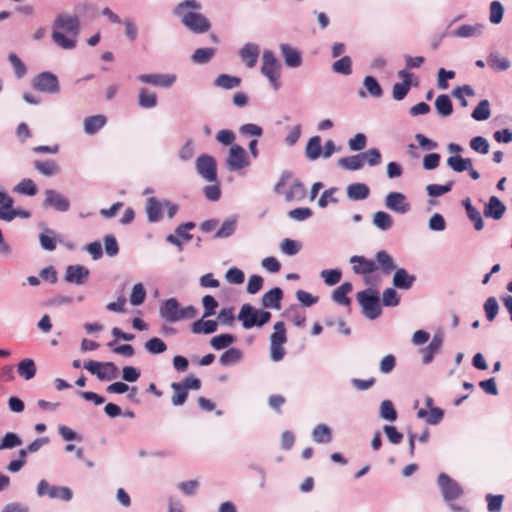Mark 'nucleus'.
I'll return each mask as SVG.
<instances>
[{
	"label": "nucleus",
	"mask_w": 512,
	"mask_h": 512,
	"mask_svg": "<svg viewBox=\"0 0 512 512\" xmlns=\"http://www.w3.org/2000/svg\"><path fill=\"white\" fill-rule=\"evenodd\" d=\"M272 314L269 311L257 309L249 303L243 304L238 314L243 328L262 327L270 321Z\"/></svg>",
	"instance_id": "nucleus-4"
},
{
	"label": "nucleus",
	"mask_w": 512,
	"mask_h": 512,
	"mask_svg": "<svg viewBox=\"0 0 512 512\" xmlns=\"http://www.w3.org/2000/svg\"><path fill=\"white\" fill-rule=\"evenodd\" d=\"M241 79L237 76H232L229 74H220L214 80V85L216 87L230 90L236 88L240 85Z\"/></svg>",
	"instance_id": "nucleus-41"
},
{
	"label": "nucleus",
	"mask_w": 512,
	"mask_h": 512,
	"mask_svg": "<svg viewBox=\"0 0 512 512\" xmlns=\"http://www.w3.org/2000/svg\"><path fill=\"white\" fill-rule=\"evenodd\" d=\"M453 185H454L453 181H448L444 185L429 184L426 186V191L430 197L436 198V197H440V196L450 192L453 188Z\"/></svg>",
	"instance_id": "nucleus-56"
},
{
	"label": "nucleus",
	"mask_w": 512,
	"mask_h": 512,
	"mask_svg": "<svg viewBox=\"0 0 512 512\" xmlns=\"http://www.w3.org/2000/svg\"><path fill=\"white\" fill-rule=\"evenodd\" d=\"M270 357L274 362L281 361L285 355V349L282 347L287 341L286 328L283 321L274 324V332L270 337Z\"/></svg>",
	"instance_id": "nucleus-5"
},
{
	"label": "nucleus",
	"mask_w": 512,
	"mask_h": 512,
	"mask_svg": "<svg viewBox=\"0 0 512 512\" xmlns=\"http://www.w3.org/2000/svg\"><path fill=\"white\" fill-rule=\"evenodd\" d=\"M360 156L362 158L363 163H368L369 166H377L381 163V152L377 148H370L365 152H361Z\"/></svg>",
	"instance_id": "nucleus-59"
},
{
	"label": "nucleus",
	"mask_w": 512,
	"mask_h": 512,
	"mask_svg": "<svg viewBox=\"0 0 512 512\" xmlns=\"http://www.w3.org/2000/svg\"><path fill=\"white\" fill-rule=\"evenodd\" d=\"M171 389L173 390V395L171 398V403L173 406H181L183 405L187 398H188V392L186 389L181 385L180 382H173L171 383Z\"/></svg>",
	"instance_id": "nucleus-48"
},
{
	"label": "nucleus",
	"mask_w": 512,
	"mask_h": 512,
	"mask_svg": "<svg viewBox=\"0 0 512 512\" xmlns=\"http://www.w3.org/2000/svg\"><path fill=\"white\" fill-rule=\"evenodd\" d=\"M443 344V335L441 332H437L433 335L432 340L430 343L420 349V353L422 355V363L423 364H429L433 361L434 356L436 353L439 352L440 348Z\"/></svg>",
	"instance_id": "nucleus-18"
},
{
	"label": "nucleus",
	"mask_w": 512,
	"mask_h": 512,
	"mask_svg": "<svg viewBox=\"0 0 512 512\" xmlns=\"http://www.w3.org/2000/svg\"><path fill=\"white\" fill-rule=\"evenodd\" d=\"M215 53L216 49L212 47L198 48L191 55V61L195 64H207Z\"/></svg>",
	"instance_id": "nucleus-40"
},
{
	"label": "nucleus",
	"mask_w": 512,
	"mask_h": 512,
	"mask_svg": "<svg viewBox=\"0 0 512 512\" xmlns=\"http://www.w3.org/2000/svg\"><path fill=\"white\" fill-rule=\"evenodd\" d=\"M239 133L244 137H261L263 128L254 123H246L239 127Z\"/></svg>",
	"instance_id": "nucleus-64"
},
{
	"label": "nucleus",
	"mask_w": 512,
	"mask_h": 512,
	"mask_svg": "<svg viewBox=\"0 0 512 512\" xmlns=\"http://www.w3.org/2000/svg\"><path fill=\"white\" fill-rule=\"evenodd\" d=\"M137 80L156 87L169 88L176 82V75L161 73L140 74L137 76Z\"/></svg>",
	"instance_id": "nucleus-13"
},
{
	"label": "nucleus",
	"mask_w": 512,
	"mask_h": 512,
	"mask_svg": "<svg viewBox=\"0 0 512 512\" xmlns=\"http://www.w3.org/2000/svg\"><path fill=\"white\" fill-rule=\"evenodd\" d=\"M281 65L271 50H265L262 54L261 73L265 76H271L280 73Z\"/></svg>",
	"instance_id": "nucleus-20"
},
{
	"label": "nucleus",
	"mask_w": 512,
	"mask_h": 512,
	"mask_svg": "<svg viewBox=\"0 0 512 512\" xmlns=\"http://www.w3.org/2000/svg\"><path fill=\"white\" fill-rule=\"evenodd\" d=\"M506 207L501 202V200L496 196H491L488 200V203L484 208V215L486 217L493 218L495 220H499L502 218L505 213Z\"/></svg>",
	"instance_id": "nucleus-23"
},
{
	"label": "nucleus",
	"mask_w": 512,
	"mask_h": 512,
	"mask_svg": "<svg viewBox=\"0 0 512 512\" xmlns=\"http://www.w3.org/2000/svg\"><path fill=\"white\" fill-rule=\"evenodd\" d=\"M312 438L316 443L327 444L332 440V431L326 424H318L312 431Z\"/></svg>",
	"instance_id": "nucleus-36"
},
{
	"label": "nucleus",
	"mask_w": 512,
	"mask_h": 512,
	"mask_svg": "<svg viewBox=\"0 0 512 512\" xmlns=\"http://www.w3.org/2000/svg\"><path fill=\"white\" fill-rule=\"evenodd\" d=\"M362 314L369 320H375L382 314L379 292L376 289L367 288L357 293L356 296Z\"/></svg>",
	"instance_id": "nucleus-3"
},
{
	"label": "nucleus",
	"mask_w": 512,
	"mask_h": 512,
	"mask_svg": "<svg viewBox=\"0 0 512 512\" xmlns=\"http://www.w3.org/2000/svg\"><path fill=\"white\" fill-rule=\"evenodd\" d=\"M284 297L283 291L279 287H274L271 290L264 293L261 299V304L264 308L268 309H280L281 301Z\"/></svg>",
	"instance_id": "nucleus-22"
},
{
	"label": "nucleus",
	"mask_w": 512,
	"mask_h": 512,
	"mask_svg": "<svg viewBox=\"0 0 512 512\" xmlns=\"http://www.w3.org/2000/svg\"><path fill=\"white\" fill-rule=\"evenodd\" d=\"M217 328L218 324L215 320H204L203 317L195 321L191 326L194 334H212L217 331Z\"/></svg>",
	"instance_id": "nucleus-32"
},
{
	"label": "nucleus",
	"mask_w": 512,
	"mask_h": 512,
	"mask_svg": "<svg viewBox=\"0 0 512 512\" xmlns=\"http://www.w3.org/2000/svg\"><path fill=\"white\" fill-rule=\"evenodd\" d=\"M332 71L337 74L348 76L352 73V59L343 56L332 64Z\"/></svg>",
	"instance_id": "nucleus-50"
},
{
	"label": "nucleus",
	"mask_w": 512,
	"mask_h": 512,
	"mask_svg": "<svg viewBox=\"0 0 512 512\" xmlns=\"http://www.w3.org/2000/svg\"><path fill=\"white\" fill-rule=\"evenodd\" d=\"M352 290L350 282H344L337 287L332 293V300L340 305H350V298L347 294Z\"/></svg>",
	"instance_id": "nucleus-34"
},
{
	"label": "nucleus",
	"mask_w": 512,
	"mask_h": 512,
	"mask_svg": "<svg viewBox=\"0 0 512 512\" xmlns=\"http://www.w3.org/2000/svg\"><path fill=\"white\" fill-rule=\"evenodd\" d=\"M488 66L495 72H503L510 68L511 62L506 57H500L497 52L489 53L487 57Z\"/></svg>",
	"instance_id": "nucleus-30"
},
{
	"label": "nucleus",
	"mask_w": 512,
	"mask_h": 512,
	"mask_svg": "<svg viewBox=\"0 0 512 512\" xmlns=\"http://www.w3.org/2000/svg\"><path fill=\"white\" fill-rule=\"evenodd\" d=\"M158 99L154 92L141 88L138 95V105L144 109H151L157 106Z\"/></svg>",
	"instance_id": "nucleus-37"
},
{
	"label": "nucleus",
	"mask_w": 512,
	"mask_h": 512,
	"mask_svg": "<svg viewBox=\"0 0 512 512\" xmlns=\"http://www.w3.org/2000/svg\"><path fill=\"white\" fill-rule=\"evenodd\" d=\"M491 115L490 103L487 99L481 100L473 110L471 117L476 121H485Z\"/></svg>",
	"instance_id": "nucleus-51"
},
{
	"label": "nucleus",
	"mask_w": 512,
	"mask_h": 512,
	"mask_svg": "<svg viewBox=\"0 0 512 512\" xmlns=\"http://www.w3.org/2000/svg\"><path fill=\"white\" fill-rule=\"evenodd\" d=\"M36 365L33 359L24 358L17 365V373L25 380H30L36 375Z\"/></svg>",
	"instance_id": "nucleus-35"
},
{
	"label": "nucleus",
	"mask_w": 512,
	"mask_h": 512,
	"mask_svg": "<svg viewBox=\"0 0 512 512\" xmlns=\"http://www.w3.org/2000/svg\"><path fill=\"white\" fill-rule=\"evenodd\" d=\"M84 368L100 381H111L118 377V368L113 362L89 360L84 363Z\"/></svg>",
	"instance_id": "nucleus-6"
},
{
	"label": "nucleus",
	"mask_w": 512,
	"mask_h": 512,
	"mask_svg": "<svg viewBox=\"0 0 512 512\" xmlns=\"http://www.w3.org/2000/svg\"><path fill=\"white\" fill-rule=\"evenodd\" d=\"M372 223L381 231H388L393 226V218L384 211H378L373 215Z\"/></svg>",
	"instance_id": "nucleus-44"
},
{
	"label": "nucleus",
	"mask_w": 512,
	"mask_h": 512,
	"mask_svg": "<svg viewBox=\"0 0 512 512\" xmlns=\"http://www.w3.org/2000/svg\"><path fill=\"white\" fill-rule=\"evenodd\" d=\"M14 190L20 194L34 196L37 193V186L31 179H23L19 182Z\"/></svg>",
	"instance_id": "nucleus-62"
},
{
	"label": "nucleus",
	"mask_w": 512,
	"mask_h": 512,
	"mask_svg": "<svg viewBox=\"0 0 512 512\" xmlns=\"http://www.w3.org/2000/svg\"><path fill=\"white\" fill-rule=\"evenodd\" d=\"M416 280L415 275L409 274L404 268H396L393 276V286L401 290H409Z\"/></svg>",
	"instance_id": "nucleus-21"
},
{
	"label": "nucleus",
	"mask_w": 512,
	"mask_h": 512,
	"mask_svg": "<svg viewBox=\"0 0 512 512\" xmlns=\"http://www.w3.org/2000/svg\"><path fill=\"white\" fill-rule=\"evenodd\" d=\"M447 165L455 172L461 173L472 166L470 158H463L460 155H453L447 159Z\"/></svg>",
	"instance_id": "nucleus-43"
},
{
	"label": "nucleus",
	"mask_w": 512,
	"mask_h": 512,
	"mask_svg": "<svg viewBox=\"0 0 512 512\" xmlns=\"http://www.w3.org/2000/svg\"><path fill=\"white\" fill-rule=\"evenodd\" d=\"M358 95L361 98H365L368 95L380 98L383 96V89L375 77L366 76L363 80V88L358 90Z\"/></svg>",
	"instance_id": "nucleus-19"
},
{
	"label": "nucleus",
	"mask_w": 512,
	"mask_h": 512,
	"mask_svg": "<svg viewBox=\"0 0 512 512\" xmlns=\"http://www.w3.org/2000/svg\"><path fill=\"white\" fill-rule=\"evenodd\" d=\"M435 108L442 117H448L453 113L452 101L446 94H441L436 98Z\"/></svg>",
	"instance_id": "nucleus-42"
},
{
	"label": "nucleus",
	"mask_w": 512,
	"mask_h": 512,
	"mask_svg": "<svg viewBox=\"0 0 512 512\" xmlns=\"http://www.w3.org/2000/svg\"><path fill=\"white\" fill-rule=\"evenodd\" d=\"M279 49L287 67L298 68L302 65L303 57L299 49L287 43H281Z\"/></svg>",
	"instance_id": "nucleus-15"
},
{
	"label": "nucleus",
	"mask_w": 512,
	"mask_h": 512,
	"mask_svg": "<svg viewBox=\"0 0 512 512\" xmlns=\"http://www.w3.org/2000/svg\"><path fill=\"white\" fill-rule=\"evenodd\" d=\"M159 314L162 319L173 323L179 321L180 304L176 298H169L160 303Z\"/></svg>",
	"instance_id": "nucleus-14"
},
{
	"label": "nucleus",
	"mask_w": 512,
	"mask_h": 512,
	"mask_svg": "<svg viewBox=\"0 0 512 512\" xmlns=\"http://www.w3.org/2000/svg\"><path fill=\"white\" fill-rule=\"evenodd\" d=\"M437 484L441 491L444 501L451 502L459 498L463 493L462 487L446 473H440L437 478Z\"/></svg>",
	"instance_id": "nucleus-8"
},
{
	"label": "nucleus",
	"mask_w": 512,
	"mask_h": 512,
	"mask_svg": "<svg viewBox=\"0 0 512 512\" xmlns=\"http://www.w3.org/2000/svg\"><path fill=\"white\" fill-rule=\"evenodd\" d=\"M375 262L378 266V270L385 275L390 274L396 269V265L392 256L385 250H380L375 254Z\"/></svg>",
	"instance_id": "nucleus-26"
},
{
	"label": "nucleus",
	"mask_w": 512,
	"mask_h": 512,
	"mask_svg": "<svg viewBox=\"0 0 512 512\" xmlns=\"http://www.w3.org/2000/svg\"><path fill=\"white\" fill-rule=\"evenodd\" d=\"M90 271L83 265H69L65 270V281L68 283L83 285L89 278Z\"/></svg>",
	"instance_id": "nucleus-16"
},
{
	"label": "nucleus",
	"mask_w": 512,
	"mask_h": 512,
	"mask_svg": "<svg viewBox=\"0 0 512 512\" xmlns=\"http://www.w3.org/2000/svg\"><path fill=\"white\" fill-rule=\"evenodd\" d=\"M347 197L353 201L366 199L370 194L369 187L364 183H352L347 186Z\"/></svg>",
	"instance_id": "nucleus-29"
},
{
	"label": "nucleus",
	"mask_w": 512,
	"mask_h": 512,
	"mask_svg": "<svg viewBox=\"0 0 512 512\" xmlns=\"http://www.w3.org/2000/svg\"><path fill=\"white\" fill-rule=\"evenodd\" d=\"M236 341V337L229 333H223L211 338L210 345L215 350H223Z\"/></svg>",
	"instance_id": "nucleus-47"
},
{
	"label": "nucleus",
	"mask_w": 512,
	"mask_h": 512,
	"mask_svg": "<svg viewBox=\"0 0 512 512\" xmlns=\"http://www.w3.org/2000/svg\"><path fill=\"white\" fill-rule=\"evenodd\" d=\"M243 358V353L240 349L231 347L227 349L219 358V363L222 366H230L240 362Z\"/></svg>",
	"instance_id": "nucleus-39"
},
{
	"label": "nucleus",
	"mask_w": 512,
	"mask_h": 512,
	"mask_svg": "<svg viewBox=\"0 0 512 512\" xmlns=\"http://www.w3.org/2000/svg\"><path fill=\"white\" fill-rule=\"evenodd\" d=\"M144 347L145 350L152 355H158L164 353L167 350V345L165 342L157 337H153L146 341Z\"/></svg>",
	"instance_id": "nucleus-55"
},
{
	"label": "nucleus",
	"mask_w": 512,
	"mask_h": 512,
	"mask_svg": "<svg viewBox=\"0 0 512 512\" xmlns=\"http://www.w3.org/2000/svg\"><path fill=\"white\" fill-rule=\"evenodd\" d=\"M44 207H51L58 212H67L70 209V201L62 193L54 189L45 191Z\"/></svg>",
	"instance_id": "nucleus-10"
},
{
	"label": "nucleus",
	"mask_w": 512,
	"mask_h": 512,
	"mask_svg": "<svg viewBox=\"0 0 512 512\" xmlns=\"http://www.w3.org/2000/svg\"><path fill=\"white\" fill-rule=\"evenodd\" d=\"M400 303V296L394 288H387L382 293V305L384 307H396Z\"/></svg>",
	"instance_id": "nucleus-61"
},
{
	"label": "nucleus",
	"mask_w": 512,
	"mask_h": 512,
	"mask_svg": "<svg viewBox=\"0 0 512 512\" xmlns=\"http://www.w3.org/2000/svg\"><path fill=\"white\" fill-rule=\"evenodd\" d=\"M322 153V147H321V137L320 136H313L309 139L305 154L306 157L309 160H316L320 157Z\"/></svg>",
	"instance_id": "nucleus-46"
},
{
	"label": "nucleus",
	"mask_w": 512,
	"mask_h": 512,
	"mask_svg": "<svg viewBox=\"0 0 512 512\" xmlns=\"http://www.w3.org/2000/svg\"><path fill=\"white\" fill-rule=\"evenodd\" d=\"M34 168L43 174L44 176L50 177L56 175L60 171V167L54 160L34 161Z\"/></svg>",
	"instance_id": "nucleus-38"
},
{
	"label": "nucleus",
	"mask_w": 512,
	"mask_h": 512,
	"mask_svg": "<svg viewBox=\"0 0 512 512\" xmlns=\"http://www.w3.org/2000/svg\"><path fill=\"white\" fill-rule=\"evenodd\" d=\"M146 298V290L142 283H137L133 286L130 294V303L133 306H139L144 303Z\"/></svg>",
	"instance_id": "nucleus-60"
},
{
	"label": "nucleus",
	"mask_w": 512,
	"mask_h": 512,
	"mask_svg": "<svg viewBox=\"0 0 512 512\" xmlns=\"http://www.w3.org/2000/svg\"><path fill=\"white\" fill-rule=\"evenodd\" d=\"M107 118L104 115L88 116L84 119V131L87 135H94L106 124Z\"/></svg>",
	"instance_id": "nucleus-27"
},
{
	"label": "nucleus",
	"mask_w": 512,
	"mask_h": 512,
	"mask_svg": "<svg viewBox=\"0 0 512 512\" xmlns=\"http://www.w3.org/2000/svg\"><path fill=\"white\" fill-rule=\"evenodd\" d=\"M452 95L459 101L460 106L467 107L468 102L465 96L472 97L475 95V91L470 85H463L456 87L452 91Z\"/></svg>",
	"instance_id": "nucleus-53"
},
{
	"label": "nucleus",
	"mask_w": 512,
	"mask_h": 512,
	"mask_svg": "<svg viewBox=\"0 0 512 512\" xmlns=\"http://www.w3.org/2000/svg\"><path fill=\"white\" fill-rule=\"evenodd\" d=\"M249 165L245 149L240 145H233L228 153L227 166L231 171L243 169Z\"/></svg>",
	"instance_id": "nucleus-12"
},
{
	"label": "nucleus",
	"mask_w": 512,
	"mask_h": 512,
	"mask_svg": "<svg viewBox=\"0 0 512 512\" xmlns=\"http://www.w3.org/2000/svg\"><path fill=\"white\" fill-rule=\"evenodd\" d=\"M195 168L200 177L208 182H217V163L214 157L201 154L195 162Z\"/></svg>",
	"instance_id": "nucleus-9"
},
{
	"label": "nucleus",
	"mask_w": 512,
	"mask_h": 512,
	"mask_svg": "<svg viewBox=\"0 0 512 512\" xmlns=\"http://www.w3.org/2000/svg\"><path fill=\"white\" fill-rule=\"evenodd\" d=\"M22 444L21 437L14 432H7L0 442V450L13 449Z\"/></svg>",
	"instance_id": "nucleus-58"
},
{
	"label": "nucleus",
	"mask_w": 512,
	"mask_h": 512,
	"mask_svg": "<svg viewBox=\"0 0 512 512\" xmlns=\"http://www.w3.org/2000/svg\"><path fill=\"white\" fill-rule=\"evenodd\" d=\"M483 309L486 319L489 322L494 321L499 312V304L497 299L494 296L488 297L484 302Z\"/></svg>",
	"instance_id": "nucleus-54"
},
{
	"label": "nucleus",
	"mask_w": 512,
	"mask_h": 512,
	"mask_svg": "<svg viewBox=\"0 0 512 512\" xmlns=\"http://www.w3.org/2000/svg\"><path fill=\"white\" fill-rule=\"evenodd\" d=\"M32 87L36 91L47 94H57L60 91V83L57 75L49 71H43L37 74L32 79Z\"/></svg>",
	"instance_id": "nucleus-7"
},
{
	"label": "nucleus",
	"mask_w": 512,
	"mask_h": 512,
	"mask_svg": "<svg viewBox=\"0 0 512 512\" xmlns=\"http://www.w3.org/2000/svg\"><path fill=\"white\" fill-rule=\"evenodd\" d=\"M163 203L156 197H150L146 202L147 220L150 223H157L162 219Z\"/></svg>",
	"instance_id": "nucleus-25"
},
{
	"label": "nucleus",
	"mask_w": 512,
	"mask_h": 512,
	"mask_svg": "<svg viewBox=\"0 0 512 512\" xmlns=\"http://www.w3.org/2000/svg\"><path fill=\"white\" fill-rule=\"evenodd\" d=\"M306 196V189L299 179H295L289 189L284 193L287 202L300 201Z\"/></svg>",
	"instance_id": "nucleus-28"
},
{
	"label": "nucleus",
	"mask_w": 512,
	"mask_h": 512,
	"mask_svg": "<svg viewBox=\"0 0 512 512\" xmlns=\"http://www.w3.org/2000/svg\"><path fill=\"white\" fill-rule=\"evenodd\" d=\"M200 9L201 4L197 0H184L175 6L173 13L180 18L186 29L195 34H203L210 30L211 23L198 12Z\"/></svg>",
	"instance_id": "nucleus-1"
},
{
	"label": "nucleus",
	"mask_w": 512,
	"mask_h": 512,
	"mask_svg": "<svg viewBox=\"0 0 512 512\" xmlns=\"http://www.w3.org/2000/svg\"><path fill=\"white\" fill-rule=\"evenodd\" d=\"M350 263L353 264V272L358 275L371 274L378 270L376 262L364 256L354 255L350 258Z\"/></svg>",
	"instance_id": "nucleus-17"
},
{
	"label": "nucleus",
	"mask_w": 512,
	"mask_h": 512,
	"mask_svg": "<svg viewBox=\"0 0 512 512\" xmlns=\"http://www.w3.org/2000/svg\"><path fill=\"white\" fill-rule=\"evenodd\" d=\"M338 165L342 167L343 169L349 170V171H356L363 168L364 163L362 161V158L359 154L342 157L338 160Z\"/></svg>",
	"instance_id": "nucleus-45"
},
{
	"label": "nucleus",
	"mask_w": 512,
	"mask_h": 512,
	"mask_svg": "<svg viewBox=\"0 0 512 512\" xmlns=\"http://www.w3.org/2000/svg\"><path fill=\"white\" fill-rule=\"evenodd\" d=\"M379 416L381 419L394 422L397 420L398 414L390 400H383L380 404Z\"/></svg>",
	"instance_id": "nucleus-49"
},
{
	"label": "nucleus",
	"mask_w": 512,
	"mask_h": 512,
	"mask_svg": "<svg viewBox=\"0 0 512 512\" xmlns=\"http://www.w3.org/2000/svg\"><path fill=\"white\" fill-rule=\"evenodd\" d=\"M385 206L387 209L398 214H406L411 210V205L406 196L401 192H390L385 197Z\"/></svg>",
	"instance_id": "nucleus-11"
},
{
	"label": "nucleus",
	"mask_w": 512,
	"mask_h": 512,
	"mask_svg": "<svg viewBox=\"0 0 512 512\" xmlns=\"http://www.w3.org/2000/svg\"><path fill=\"white\" fill-rule=\"evenodd\" d=\"M39 241L44 250L53 251L56 248L55 232L51 229H46L44 233H41Z\"/></svg>",
	"instance_id": "nucleus-57"
},
{
	"label": "nucleus",
	"mask_w": 512,
	"mask_h": 512,
	"mask_svg": "<svg viewBox=\"0 0 512 512\" xmlns=\"http://www.w3.org/2000/svg\"><path fill=\"white\" fill-rule=\"evenodd\" d=\"M80 32V21L77 16L59 14L53 23L52 40L60 48L71 50L76 47V37Z\"/></svg>",
	"instance_id": "nucleus-2"
},
{
	"label": "nucleus",
	"mask_w": 512,
	"mask_h": 512,
	"mask_svg": "<svg viewBox=\"0 0 512 512\" xmlns=\"http://www.w3.org/2000/svg\"><path fill=\"white\" fill-rule=\"evenodd\" d=\"M48 496L52 499H61L70 501L72 499V491L68 487L52 486L48 492Z\"/></svg>",
	"instance_id": "nucleus-63"
},
{
	"label": "nucleus",
	"mask_w": 512,
	"mask_h": 512,
	"mask_svg": "<svg viewBox=\"0 0 512 512\" xmlns=\"http://www.w3.org/2000/svg\"><path fill=\"white\" fill-rule=\"evenodd\" d=\"M237 228V217L231 216L225 219L221 227L214 234L215 239H224L232 236Z\"/></svg>",
	"instance_id": "nucleus-31"
},
{
	"label": "nucleus",
	"mask_w": 512,
	"mask_h": 512,
	"mask_svg": "<svg viewBox=\"0 0 512 512\" xmlns=\"http://www.w3.org/2000/svg\"><path fill=\"white\" fill-rule=\"evenodd\" d=\"M8 61L11 64L14 75L17 79H22L27 74V67L17 54L10 53L8 55Z\"/></svg>",
	"instance_id": "nucleus-52"
},
{
	"label": "nucleus",
	"mask_w": 512,
	"mask_h": 512,
	"mask_svg": "<svg viewBox=\"0 0 512 512\" xmlns=\"http://www.w3.org/2000/svg\"><path fill=\"white\" fill-rule=\"evenodd\" d=\"M239 55L247 67L253 68L259 57V47L257 44L247 43L240 49Z\"/></svg>",
	"instance_id": "nucleus-24"
},
{
	"label": "nucleus",
	"mask_w": 512,
	"mask_h": 512,
	"mask_svg": "<svg viewBox=\"0 0 512 512\" xmlns=\"http://www.w3.org/2000/svg\"><path fill=\"white\" fill-rule=\"evenodd\" d=\"M484 28L483 24H475V25H461L457 29L452 32V35L458 38H469L478 36L482 33Z\"/></svg>",
	"instance_id": "nucleus-33"
}]
</instances>
